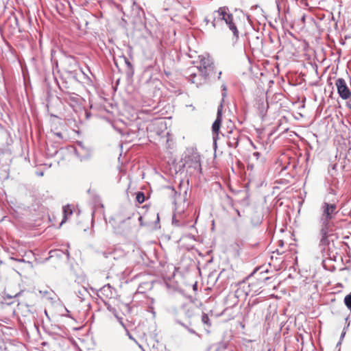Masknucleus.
Instances as JSON below:
<instances>
[{
    "instance_id": "obj_9",
    "label": "nucleus",
    "mask_w": 351,
    "mask_h": 351,
    "mask_svg": "<svg viewBox=\"0 0 351 351\" xmlns=\"http://www.w3.org/2000/svg\"><path fill=\"white\" fill-rule=\"evenodd\" d=\"M213 64H215V63L209 56H202L199 60V65L195 69L196 71L204 69Z\"/></svg>"
},
{
    "instance_id": "obj_15",
    "label": "nucleus",
    "mask_w": 351,
    "mask_h": 351,
    "mask_svg": "<svg viewBox=\"0 0 351 351\" xmlns=\"http://www.w3.org/2000/svg\"><path fill=\"white\" fill-rule=\"evenodd\" d=\"M202 321L204 324H206L208 326H210L211 324L210 322V319L207 314L204 313L202 316Z\"/></svg>"
},
{
    "instance_id": "obj_3",
    "label": "nucleus",
    "mask_w": 351,
    "mask_h": 351,
    "mask_svg": "<svg viewBox=\"0 0 351 351\" xmlns=\"http://www.w3.org/2000/svg\"><path fill=\"white\" fill-rule=\"evenodd\" d=\"M195 67H191L187 69L186 74L188 80L197 86L205 84L208 80L202 73H199Z\"/></svg>"
},
{
    "instance_id": "obj_10",
    "label": "nucleus",
    "mask_w": 351,
    "mask_h": 351,
    "mask_svg": "<svg viewBox=\"0 0 351 351\" xmlns=\"http://www.w3.org/2000/svg\"><path fill=\"white\" fill-rule=\"evenodd\" d=\"M257 108L259 110L260 114H263L268 109V104L265 101V99L260 98L256 101Z\"/></svg>"
},
{
    "instance_id": "obj_22",
    "label": "nucleus",
    "mask_w": 351,
    "mask_h": 351,
    "mask_svg": "<svg viewBox=\"0 0 351 351\" xmlns=\"http://www.w3.org/2000/svg\"><path fill=\"white\" fill-rule=\"evenodd\" d=\"M349 108L351 110V104L349 105Z\"/></svg>"
},
{
    "instance_id": "obj_16",
    "label": "nucleus",
    "mask_w": 351,
    "mask_h": 351,
    "mask_svg": "<svg viewBox=\"0 0 351 351\" xmlns=\"http://www.w3.org/2000/svg\"><path fill=\"white\" fill-rule=\"evenodd\" d=\"M234 142H231V141H230V142H229V144H230V145L231 147H236L237 146V145H238V141H237V138H234Z\"/></svg>"
},
{
    "instance_id": "obj_6",
    "label": "nucleus",
    "mask_w": 351,
    "mask_h": 351,
    "mask_svg": "<svg viewBox=\"0 0 351 351\" xmlns=\"http://www.w3.org/2000/svg\"><path fill=\"white\" fill-rule=\"evenodd\" d=\"M337 206L335 204L325 202L322 206V217L332 219L333 215L337 213Z\"/></svg>"
},
{
    "instance_id": "obj_1",
    "label": "nucleus",
    "mask_w": 351,
    "mask_h": 351,
    "mask_svg": "<svg viewBox=\"0 0 351 351\" xmlns=\"http://www.w3.org/2000/svg\"><path fill=\"white\" fill-rule=\"evenodd\" d=\"M225 23L232 33V40H237L239 32L237 29L236 21L232 14L227 7H221L218 10L213 12V20L212 25L215 28H222Z\"/></svg>"
},
{
    "instance_id": "obj_21",
    "label": "nucleus",
    "mask_w": 351,
    "mask_h": 351,
    "mask_svg": "<svg viewBox=\"0 0 351 351\" xmlns=\"http://www.w3.org/2000/svg\"><path fill=\"white\" fill-rule=\"evenodd\" d=\"M271 278L267 277L265 278V280H269Z\"/></svg>"
},
{
    "instance_id": "obj_7",
    "label": "nucleus",
    "mask_w": 351,
    "mask_h": 351,
    "mask_svg": "<svg viewBox=\"0 0 351 351\" xmlns=\"http://www.w3.org/2000/svg\"><path fill=\"white\" fill-rule=\"evenodd\" d=\"M199 73H202L204 76L206 78V80L208 81L211 79L215 78L217 73H218L219 76L218 78L220 77V75L221 74V71H217V69L215 66V64H213L210 66L209 67H207L206 69H202L197 71Z\"/></svg>"
},
{
    "instance_id": "obj_5",
    "label": "nucleus",
    "mask_w": 351,
    "mask_h": 351,
    "mask_svg": "<svg viewBox=\"0 0 351 351\" xmlns=\"http://www.w3.org/2000/svg\"><path fill=\"white\" fill-rule=\"evenodd\" d=\"M319 223L322 240H326L328 238V232L332 230V223L331 222V219L321 217L319 219Z\"/></svg>"
},
{
    "instance_id": "obj_13",
    "label": "nucleus",
    "mask_w": 351,
    "mask_h": 351,
    "mask_svg": "<svg viewBox=\"0 0 351 351\" xmlns=\"http://www.w3.org/2000/svg\"><path fill=\"white\" fill-rule=\"evenodd\" d=\"M344 303L346 307L351 311V293L347 295L344 298Z\"/></svg>"
},
{
    "instance_id": "obj_2",
    "label": "nucleus",
    "mask_w": 351,
    "mask_h": 351,
    "mask_svg": "<svg viewBox=\"0 0 351 351\" xmlns=\"http://www.w3.org/2000/svg\"><path fill=\"white\" fill-rule=\"evenodd\" d=\"M263 284V280L256 276H252L240 284L239 289H241L246 295H257L260 293Z\"/></svg>"
},
{
    "instance_id": "obj_18",
    "label": "nucleus",
    "mask_w": 351,
    "mask_h": 351,
    "mask_svg": "<svg viewBox=\"0 0 351 351\" xmlns=\"http://www.w3.org/2000/svg\"><path fill=\"white\" fill-rule=\"evenodd\" d=\"M115 316L119 319V321L120 324L123 326V322H122V318L119 317L116 314H115Z\"/></svg>"
},
{
    "instance_id": "obj_11",
    "label": "nucleus",
    "mask_w": 351,
    "mask_h": 351,
    "mask_svg": "<svg viewBox=\"0 0 351 351\" xmlns=\"http://www.w3.org/2000/svg\"><path fill=\"white\" fill-rule=\"evenodd\" d=\"M73 209L71 206L66 205L63 207V219L61 221L60 225L65 223L67 220L68 217L72 215Z\"/></svg>"
},
{
    "instance_id": "obj_14",
    "label": "nucleus",
    "mask_w": 351,
    "mask_h": 351,
    "mask_svg": "<svg viewBox=\"0 0 351 351\" xmlns=\"http://www.w3.org/2000/svg\"><path fill=\"white\" fill-rule=\"evenodd\" d=\"M136 201L139 204H142L145 201V195L143 192H138L136 197Z\"/></svg>"
},
{
    "instance_id": "obj_12",
    "label": "nucleus",
    "mask_w": 351,
    "mask_h": 351,
    "mask_svg": "<svg viewBox=\"0 0 351 351\" xmlns=\"http://www.w3.org/2000/svg\"><path fill=\"white\" fill-rule=\"evenodd\" d=\"M4 350L5 351H22L21 346L12 343H9L8 345L5 346Z\"/></svg>"
},
{
    "instance_id": "obj_4",
    "label": "nucleus",
    "mask_w": 351,
    "mask_h": 351,
    "mask_svg": "<svg viewBox=\"0 0 351 351\" xmlns=\"http://www.w3.org/2000/svg\"><path fill=\"white\" fill-rule=\"evenodd\" d=\"M335 86L339 96L343 99H348L351 97V92L345 80L343 78L337 79L335 82Z\"/></svg>"
},
{
    "instance_id": "obj_19",
    "label": "nucleus",
    "mask_w": 351,
    "mask_h": 351,
    "mask_svg": "<svg viewBox=\"0 0 351 351\" xmlns=\"http://www.w3.org/2000/svg\"><path fill=\"white\" fill-rule=\"evenodd\" d=\"M56 134L58 137H60V138H62V134H61V133H56Z\"/></svg>"
},
{
    "instance_id": "obj_8",
    "label": "nucleus",
    "mask_w": 351,
    "mask_h": 351,
    "mask_svg": "<svg viewBox=\"0 0 351 351\" xmlns=\"http://www.w3.org/2000/svg\"><path fill=\"white\" fill-rule=\"evenodd\" d=\"M222 108H223V106L221 104V105L219 106V108L217 109V119L215 121V122L213 123V126H212V130H213V133L215 134L216 135H218V133L219 132V129L221 127Z\"/></svg>"
},
{
    "instance_id": "obj_20",
    "label": "nucleus",
    "mask_w": 351,
    "mask_h": 351,
    "mask_svg": "<svg viewBox=\"0 0 351 351\" xmlns=\"http://www.w3.org/2000/svg\"><path fill=\"white\" fill-rule=\"evenodd\" d=\"M254 156H256L257 158L259 156V153L258 152H255L254 154Z\"/></svg>"
},
{
    "instance_id": "obj_17",
    "label": "nucleus",
    "mask_w": 351,
    "mask_h": 351,
    "mask_svg": "<svg viewBox=\"0 0 351 351\" xmlns=\"http://www.w3.org/2000/svg\"><path fill=\"white\" fill-rule=\"evenodd\" d=\"M143 218L144 217L143 216H140L139 218H138V220L140 221V223L141 226H145L146 224L145 223H143Z\"/></svg>"
}]
</instances>
